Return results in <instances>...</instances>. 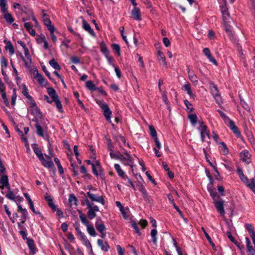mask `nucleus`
I'll return each instance as SVG.
<instances>
[{
  "label": "nucleus",
  "mask_w": 255,
  "mask_h": 255,
  "mask_svg": "<svg viewBox=\"0 0 255 255\" xmlns=\"http://www.w3.org/2000/svg\"><path fill=\"white\" fill-rule=\"evenodd\" d=\"M218 112L220 113V116L223 119L226 124L230 127L231 129L238 137H240L241 136V133L239 131L238 128L235 125L234 122L230 120L222 111L218 110Z\"/></svg>",
  "instance_id": "f257e3e1"
},
{
  "label": "nucleus",
  "mask_w": 255,
  "mask_h": 255,
  "mask_svg": "<svg viewBox=\"0 0 255 255\" xmlns=\"http://www.w3.org/2000/svg\"><path fill=\"white\" fill-rule=\"evenodd\" d=\"M198 129L200 131L201 138L202 142L208 141L210 139V134L207 130V127L204 125L203 122L201 123Z\"/></svg>",
  "instance_id": "f03ea898"
},
{
  "label": "nucleus",
  "mask_w": 255,
  "mask_h": 255,
  "mask_svg": "<svg viewBox=\"0 0 255 255\" xmlns=\"http://www.w3.org/2000/svg\"><path fill=\"white\" fill-rule=\"evenodd\" d=\"M99 106L102 109L104 112V115L106 119V120L110 123L111 121V115L112 114V112L109 108L108 105L103 101H100L98 103Z\"/></svg>",
  "instance_id": "7ed1b4c3"
},
{
  "label": "nucleus",
  "mask_w": 255,
  "mask_h": 255,
  "mask_svg": "<svg viewBox=\"0 0 255 255\" xmlns=\"http://www.w3.org/2000/svg\"><path fill=\"white\" fill-rule=\"evenodd\" d=\"M213 199V203L217 210V211L221 214H225V210L224 208V201L220 199V198H215Z\"/></svg>",
  "instance_id": "20e7f679"
},
{
  "label": "nucleus",
  "mask_w": 255,
  "mask_h": 255,
  "mask_svg": "<svg viewBox=\"0 0 255 255\" xmlns=\"http://www.w3.org/2000/svg\"><path fill=\"white\" fill-rule=\"evenodd\" d=\"M87 195L92 201L100 203L103 205L105 204V200L102 196L97 195L90 191L87 193Z\"/></svg>",
  "instance_id": "39448f33"
},
{
  "label": "nucleus",
  "mask_w": 255,
  "mask_h": 255,
  "mask_svg": "<svg viewBox=\"0 0 255 255\" xmlns=\"http://www.w3.org/2000/svg\"><path fill=\"white\" fill-rule=\"evenodd\" d=\"M125 154L126 156H124L123 155V158H121L120 160L122 161L123 163L125 165H129L131 167H132L133 159L128 152L125 151Z\"/></svg>",
  "instance_id": "423d86ee"
},
{
  "label": "nucleus",
  "mask_w": 255,
  "mask_h": 255,
  "mask_svg": "<svg viewBox=\"0 0 255 255\" xmlns=\"http://www.w3.org/2000/svg\"><path fill=\"white\" fill-rule=\"evenodd\" d=\"M234 22L232 19H229L228 20L224 21V25L225 27V30L228 33V35L230 37H233L234 34L232 31V28L231 24L233 23Z\"/></svg>",
  "instance_id": "0eeeda50"
},
{
  "label": "nucleus",
  "mask_w": 255,
  "mask_h": 255,
  "mask_svg": "<svg viewBox=\"0 0 255 255\" xmlns=\"http://www.w3.org/2000/svg\"><path fill=\"white\" fill-rule=\"evenodd\" d=\"M88 209L87 216L91 220L93 219L96 216V212L99 211V207L96 205L88 208Z\"/></svg>",
  "instance_id": "6e6552de"
},
{
  "label": "nucleus",
  "mask_w": 255,
  "mask_h": 255,
  "mask_svg": "<svg viewBox=\"0 0 255 255\" xmlns=\"http://www.w3.org/2000/svg\"><path fill=\"white\" fill-rule=\"evenodd\" d=\"M240 157L244 162H245L248 164L251 162L250 158L251 157V154L247 150H243L240 153Z\"/></svg>",
  "instance_id": "1a4fd4ad"
},
{
  "label": "nucleus",
  "mask_w": 255,
  "mask_h": 255,
  "mask_svg": "<svg viewBox=\"0 0 255 255\" xmlns=\"http://www.w3.org/2000/svg\"><path fill=\"white\" fill-rule=\"evenodd\" d=\"M32 110L31 114L34 115L36 118H40L42 115L38 107L36 106V104L34 101H32L31 103Z\"/></svg>",
  "instance_id": "9d476101"
},
{
  "label": "nucleus",
  "mask_w": 255,
  "mask_h": 255,
  "mask_svg": "<svg viewBox=\"0 0 255 255\" xmlns=\"http://www.w3.org/2000/svg\"><path fill=\"white\" fill-rule=\"evenodd\" d=\"M182 90L186 91L187 94L192 98H194L195 95L193 93L190 84L188 82H186L182 86Z\"/></svg>",
  "instance_id": "9b49d317"
},
{
  "label": "nucleus",
  "mask_w": 255,
  "mask_h": 255,
  "mask_svg": "<svg viewBox=\"0 0 255 255\" xmlns=\"http://www.w3.org/2000/svg\"><path fill=\"white\" fill-rule=\"evenodd\" d=\"M95 226L97 230L100 232H104L106 230V227L100 218L97 219V220L95 223Z\"/></svg>",
  "instance_id": "f8f14e48"
},
{
  "label": "nucleus",
  "mask_w": 255,
  "mask_h": 255,
  "mask_svg": "<svg viewBox=\"0 0 255 255\" xmlns=\"http://www.w3.org/2000/svg\"><path fill=\"white\" fill-rule=\"evenodd\" d=\"M188 77L190 80L194 83L195 85L198 84V78L196 75L194 74V72L190 69L189 67L188 68Z\"/></svg>",
  "instance_id": "ddd939ff"
},
{
  "label": "nucleus",
  "mask_w": 255,
  "mask_h": 255,
  "mask_svg": "<svg viewBox=\"0 0 255 255\" xmlns=\"http://www.w3.org/2000/svg\"><path fill=\"white\" fill-rule=\"evenodd\" d=\"M43 16H42V20L44 23V24L47 26L48 29L49 30V28L50 27H54L51 24V21L48 17V15L44 13V11L42 10Z\"/></svg>",
  "instance_id": "4468645a"
},
{
  "label": "nucleus",
  "mask_w": 255,
  "mask_h": 255,
  "mask_svg": "<svg viewBox=\"0 0 255 255\" xmlns=\"http://www.w3.org/2000/svg\"><path fill=\"white\" fill-rule=\"evenodd\" d=\"M83 27L87 31H88L90 35L93 36H95V33L93 29L91 28L90 24L84 19L82 20Z\"/></svg>",
  "instance_id": "2eb2a0df"
},
{
  "label": "nucleus",
  "mask_w": 255,
  "mask_h": 255,
  "mask_svg": "<svg viewBox=\"0 0 255 255\" xmlns=\"http://www.w3.org/2000/svg\"><path fill=\"white\" fill-rule=\"evenodd\" d=\"M131 16L132 17L137 20H141V15L139 9L136 7H134L131 10Z\"/></svg>",
  "instance_id": "dca6fc26"
},
{
  "label": "nucleus",
  "mask_w": 255,
  "mask_h": 255,
  "mask_svg": "<svg viewBox=\"0 0 255 255\" xmlns=\"http://www.w3.org/2000/svg\"><path fill=\"white\" fill-rule=\"evenodd\" d=\"M247 251L249 255H255V249L251 245V242L248 238H246Z\"/></svg>",
  "instance_id": "f3484780"
},
{
  "label": "nucleus",
  "mask_w": 255,
  "mask_h": 255,
  "mask_svg": "<svg viewBox=\"0 0 255 255\" xmlns=\"http://www.w3.org/2000/svg\"><path fill=\"white\" fill-rule=\"evenodd\" d=\"M97 243L101 250L104 252H107L109 250L110 247L107 242H104L103 240L99 239L97 241Z\"/></svg>",
  "instance_id": "a211bd4d"
},
{
  "label": "nucleus",
  "mask_w": 255,
  "mask_h": 255,
  "mask_svg": "<svg viewBox=\"0 0 255 255\" xmlns=\"http://www.w3.org/2000/svg\"><path fill=\"white\" fill-rule=\"evenodd\" d=\"M212 184V181H210V183L207 185V189L210 194V195L212 196L213 199L217 197L219 198V196L216 192L214 191Z\"/></svg>",
  "instance_id": "6ab92c4d"
},
{
  "label": "nucleus",
  "mask_w": 255,
  "mask_h": 255,
  "mask_svg": "<svg viewBox=\"0 0 255 255\" xmlns=\"http://www.w3.org/2000/svg\"><path fill=\"white\" fill-rule=\"evenodd\" d=\"M41 162L42 164L46 168H52L53 167L54 164L52 160H48L45 159L44 156L39 159Z\"/></svg>",
  "instance_id": "aec40b11"
},
{
  "label": "nucleus",
  "mask_w": 255,
  "mask_h": 255,
  "mask_svg": "<svg viewBox=\"0 0 255 255\" xmlns=\"http://www.w3.org/2000/svg\"><path fill=\"white\" fill-rule=\"evenodd\" d=\"M4 42L5 43V49L9 51L10 55H13L14 53V49L11 42L10 41L4 40Z\"/></svg>",
  "instance_id": "412c9836"
},
{
  "label": "nucleus",
  "mask_w": 255,
  "mask_h": 255,
  "mask_svg": "<svg viewBox=\"0 0 255 255\" xmlns=\"http://www.w3.org/2000/svg\"><path fill=\"white\" fill-rule=\"evenodd\" d=\"M221 11L223 15V21L232 19L229 16V14L228 11V9L225 6L222 5L221 6Z\"/></svg>",
  "instance_id": "4be33fe9"
},
{
  "label": "nucleus",
  "mask_w": 255,
  "mask_h": 255,
  "mask_svg": "<svg viewBox=\"0 0 255 255\" xmlns=\"http://www.w3.org/2000/svg\"><path fill=\"white\" fill-rule=\"evenodd\" d=\"M5 196L8 199L13 200L16 202L17 201H21L23 200V198L22 197H15L13 193L11 191H9V192H8Z\"/></svg>",
  "instance_id": "5701e85b"
},
{
  "label": "nucleus",
  "mask_w": 255,
  "mask_h": 255,
  "mask_svg": "<svg viewBox=\"0 0 255 255\" xmlns=\"http://www.w3.org/2000/svg\"><path fill=\"white\" fill-rule=\"evenodd\" d=\"M158 59L160 65L166 67L167 63L165 60V57L164 56L163 53L160 50L158 51Z\"/></svg>",
  "instance_id": "b1692460"
},
{
  "label": "nucleus",
  "mask_w": 255,
  "mask_h": 255,
  "mask_svg": "<svg viewBox=\"0 0 255 255\" xmlns=\"http://www.w3.org/2000/svg\"><path fill=\"white\" fill-rule=\"evenodd\" d=\"M45 199L47 202L48 206L53 211H55L56 210V206L54 205L53 202L52 198L50 196L47 195L45 196Z\"/></svg>",
  "instance_id": "393cba45"
},
{
  "label": "nucleus",
  "mask_w": 255,
  "mask_h": 255,
  "mask_svg": "<svg viewBox=\"0 0 255 255\" xmlns=\"http://www.w3.org/2000/svg\"><path fill=\"white\" fill-rule=\"evenodd\" d=\"M34 74L35 75L34 76V78H37V81L39 84L42 86H46V82H45L44 78L41 74H39L37 71H36V73L35 74L34 73Z\"/></svg>",
  "instance_id": "a878e982"
},
{
  "label": "nucleus",
  "mask_w": 255,
  "mask_h": 255,
  "mask_svg": "<svg viewBox=\"0 0 255 255\" xmlns=\"http://www.w3.org/2000/svg\"><path fill=\"white\" fill-rule=\"evenodd\" d=\"M26 243L32 254H35L36 252V248H35L34 242L33 240L28 239H27Z\"/></svg>",
  "instance_id": "bb28decb"
},
{
  "label": "nucleus",
  "mask_w": 255,
  "mask_h": 255,
  "mask_svg": "<svg viewBox=\"0 0 255 255\" xmlns=\"http://www.w3.org/2000/svg\"><path fill=\"white\" fill-rule=\"evenodd\" d=\"M47 91L50 97L52 99L53 101L58 99V97L56 93V91L53 88H47Z\"/></svg>",
  "instance_id": "cd10ccee"
},
{
  "label": "nucleus",
  "mask_w": 255,
  "mask_h": 255,
  "mask_svg": "<svg viewBox=\"0 0 255 255\" xmlns=\"http://www.w3.org/2000/svg\"><path fill=\"white\" fill-rule=\"evenodd\" d=\"M3 13V16L6 21V22L8 23H11L14 21V18L12 17L11 14L7 12V10L5 11V12H2Z\"/></svg>",
  "instance_id": "c85d7f7f"
},
{
  "label": "nucleus",
  "mask_w": 255,
  "mask_h": 255,
  "mask_svg": "<svg viewBox=\"0 0 255 255\" xmlns=\"http://www.w3.org/2000/svg\"><path fill=\"white\" fill-rule=\"evenodd\" d=\"M110 156L112 158H115L116 159L120 160L121 158H123V154L121 153L120 152H117L116 153H114L113 149H110Z\"/></svg>",
  "instance_id": "c756f323"
},
{
  "label": "nucleus",
  "mask_w": 255,
  "mask_h": 255,
  "mask_svg": "<svg viewBox=\"0 0 255 255\" xmlns=\"http://www.w3.org/2000/svg\"><path fill=\"white\" fill-rule=\"evenodd\" d=\"M114 167L116 169V170L117 171L118 175L122 177V178H124L125 177V172L121 169V166L119 164H115L114 165Z\"/></svg>",
  "instance_id": "7c9ffc66"
},
{
  "label": "nucleus",
  "mask_w": 255,
  "mask_h": 255,
  "mask_svg": "<svg viewBox=\"0 0 255 255\" xmlns=\"http://www.w3.org/2000/svg\"><path fill=\"white\" fill-rule=\"evenodd\" d=\"M219 145L220 147L222 148L223 154L225 155L228 154L229 150L225 143L224 142H219Z\"/></svg>",
  "instance_id": "2f4dec72"
},
{
  "label": "nucleus",
  "mask_w": 255,
  "mask_h": 255,
  "mask_svg": "<svg viewBox=\"0 0 255 255\" xmlns=\"http://www.w3.org/2000/svg\"><path fill=\"white\" fill-rule=\"evenodd\" d=\"M87 227V232L91 236L95 237L96 236V233L94 226L92 225H88Z\"/></svg>",
  "instance_id": "473e14b6"
},
{
  "label": "nucleus",
  "mask_w": 255,
  "mask_h": 255,
  "mask_svg": "<svg viewBox=\"0 0 255 255\" xmlns=\"http://www.w3.org/2000/svg\"><path fill=\"white\" fill-rule=\"evenodd\" d=\"M22 93L24 96H25L27 99L32 100V97L30 95L28 94V91L25 85L22 84Z\"/></svg>",
  "instance_id": "72a5a7b5"
},
{
  "label": "nucleus",
  "mask_w": 255,
  "mask_h": 255,
  "mask_svg": "<svg viewBox=\"0 0 255 255\" xmlns=\"http://www.w3.org/2000/svg\"><path fill=\"white\" fill-rule=\"evenodd\" d=\"M0 185L7 187L8 186V177L6 175H3L0 179Z\"/></svg>",
  "instance_id": "f704fd0d"
},
{
  "label": "nucleus",
  "mask_w": 255,
  "mask_h": 255,
  "mask_svg": "<svg viewBox=\"0 0 255 255\" xmlns=\"http://www.w3.org/2000/svg\"><path fill=\"white\" fill-rule=\"evenodd\" d=\"M246 184L255 193V179L254 178L251 179L250 182L248 181V183Z\"/></svg>",
  "instance_id": "c9c22d12"
},
{
  "label": "nucleus",
  "mask_w": 255,
  "mask_h": 255,
  "mask_svg": "<svg viewBox=\"0 0 255 255\" xmlns=\"http://www.w3.org/2000/svg\"><path fill=\"white\" fill-rule=\"evenodd\" d=\"M86 87L91 91H95L97 90L96 86L94 84L92 81H88L86 83Z\"/></svg>",
  "instance_id": "e433bc0d"
},
{
  "label": "nucleus",
  "mask_w": 255,
  "mask_h": 255,
  "mask_svg": "<svg viewBox=\"0 0 255 255\" xmlns=\"http://www.w3.org/2000/svg\"><path fill=\"white\" fill-rule=\"evenodd\" d=\"M49 63L50 65L56 70H60V66L54 59L49 61Z\"/></svg>",
  "instance_id": "4c0bfd02"
},
{
  "label": "nucleus",
  "mask_w": 255,
  "mask_h": 255,
  "mask_svg": "<svg viewBox=\"0 0 255 255\" xmlns=\"http://www.w3.org/2000/svg\"><path fill=\"white\" fill-rule=\"evenodd\" d=\"M6 5V0H0V7L2 12H5L7 10Z\"/></svg>",
  "instance_id": "58836bf2"
},
{
  "label": "nucleus",
  "mask_w": 255,
  "mask_h": 255,
  "mask_svg": "<svg viewBox=\"0 0 255 255\" xmlns=\"http://www.w3.org/2000/svg\"><path fill=\"white\" fill-rule=\"evenodd\" d=\"M33 151H34V153H35V154L37 155V156L39 159H40L42 157H43V155L42 153L41 150L38 147H36V146H35L33 147Z\"/></svg>",
  "instance_id": "ea45409f"
},
{
  "label": "nucleus",
  "mask_w": 255,
  "mask_h": 255,
  "mask_svg": "<svg viewBox=\"0 0 255 255\" xmlns=\"http://www.w3.org/2000/svg\"><path fill=\"white\" fill-rule=\"evenodd\" d=\"M157 234V231L155 229H153L151 230L150 235L152 238V241L154 244H156L157 243V238L156 235Z\"/></svg>",
  "instance_id": "a19ab883"
},
{
  "label": "nucleus",
  "mask_w": 255,
  "mask_h": 255,
  "mask_svg": "<svg viewBox=\"0 0 255 255\" xmlns=\"http://www.w3.org/2000/svg\"><path fill=\"white\" fill-rule=\"evenodd\" d=\"M68 200L71 205H77V199L74 194H70L69 195Z\"/></svg>",
  "instance_id": "79ce46f5"
},
{
  "label": "nucleus",
  "mask_w": 255,
  "mask_h": 255,
  "mask_svg": "<svg viewBox=\"0 0 255 255\" xmlns=\"http://www.w3.org/2000/svg\"><path fill=\"white\" fill-rule=\"evenodd\" d=\"M188 118L192 125H195L197 123V117L196 114H190Z\"/></svg>",
  "instance_id": "37998d69"
},
{
  "label": "nucleus",
  "mask_w": 255,
  "mask_h": 255,
  "mask_svg": "<svg viewBox=\"0 0 255 255\" xmlns=\"http://www.w3.org/2000/svg\"><path fill=\"white\" fill-rule=\"evenodd\" d=\"M101 50L102 52L105 55V57H107L108 55H109V50L104 43L101 44Z\"/></svg>",
  "instance_id": "c03bdc74"
},
{
  "label": "nucleus",
  "mask_w": 255,
  "mask_h": 255,
  "mask_svg": "<svg viewBox=\"0 0 255 255\" xmlns=\"http://www.w3.org/2000/svg\"><path fill=\"white\" fill-rule=\"evenodd\" d=\"M35 128H36V132L37 134L41 137H44V135L41 127L38 124H36L35 125Z\"/></svg>",
  "instance_id": "a18cd8bd"
},
{
  "label": "nucleus",
  "mask_w": 255,
  "mask_h": 255,
  "mask_svg": "<svg viewBox=\"0 0 255 255\" xmlns=\"http://www.w3.org/2000/svg\"><path fill=\"white\" fill-rule=\"evenodd\" d=\"M49 31L50 32V36L51 37V39L53 42H56L57 41V38L56 36L54 34V32L55 31V27H50L49 28Z\"/></svg>",
  "instance_id": "49530a36"
},
{
  "label": "nucleus",
  "mask_w": 255,
  "mask_h": 255,
  "mask_svg": "<svg viewBox=\"0 0 255 255\" xmlns=\"http://www.w3.org/2000/svg\"><path fill=\"white\" fill-rule=\"evenodd\" d=\"M29 205L30 209L32 211V212L34 214L38 215L39 216V217L41 218V219L43 218V216L42 215V214H41V213L39 211H35L33 202L29 204Z\"/></svg>",
  "instance_id": "de8ad7c7"
},
{
  "label": "nucleus",
  "mask_w": 255,
  "mask_h": 255,
  "mask_svg": "<svg viewBox=\"0 0 255 255\" xmlns=\"http://www.w3.org/2000/svg\"><path fill=\"white\" fill-rule=\"evenodd\" d=\"M79 218L81 220V222L86 226L89 225V221L87 219L85 215H80Z\"/></svg>",
  "instance_id": "09e8293b"
},
{
  "label": "nucleus",
  "mask_w": 255,
  "mask_h": 255,
  "mask_svg": "<svg viewBox=\"0 0 255 255\" xmlns=\"http://www.w3.org/2000/svg\"><path fill=\"white\" fill-rule=\"evenodd\" d=\"M46 40V38L45 36L41 34L38 36V37L36 38V41L38 44H41L45 42Z\"/></svg>",
  "instance_id": "8fccbe9b"
},
{
  "label": "nucleus",
  "mask_w": 255,
  "mask_h": 255,
  "mask_svg": "<svg viewBox=\"0 0 255 255\" xmlns=\"http://www.w3.org/2000/svg\"><path fill=\"white\" fill-rule=\"evenodd\" d=\"M240 104L242 105V107L247 111H249L250 110V108L248 104L242 99H240Z\"/></svg>",
  "instance_id": "3c124183"
},
{
  "label": "nucleus",
  "mask_w": 255,
  "mask_h": 255,
  "mask_svg": "<svg viewBox=\"0 0 255 255\" xmlns=\"http://www.w3.org/2000/svg\"><path fill=\"white\" fill-rule=\"evenodd\" d=\"M202 230L203 231L205 236H206L207 239L208 240L210 244L213 247H214L215 245L213 243L212 239L209 236V235L208 234V233L206 232V231H205V229L203 227L202 228Z\"/></svg>",
  "instance_id": "603ef678"
},
{
  "label": "nucleus",
  "mask_w": 255,
  "mask_h": 255,
  "mask_svg": "<svg viewBox=\"0 0 255 255\" xmlns=\"http://www.w3.org/2000/svg\"><path fill=\"white\" fill-rule=\"evenodd\" d=\"M17 95L16 93V90L15 89H13L12 90V95L11 97V104L12 105H14L15 104V101L16 99Z\"/></svg>",
  "instance_id": "864d4df0"
},
{
  "label": "nucleus",
  "mask_w": 255,
  "mask_h": 255,
  "mask_svg": "<svg viewBox=\"0 0 255 255\" xmlns=\"http://www.w3.org/2000/svg\"><path fill=\"white\" fill-rule=\"evenodd\" d=\"M150 134L151 136L155 138L157 137L156 131L153 127L149 126Z\"/></svg>",
  "instance_id": "5fc2aeb1"
},
{
  "label": "nucleus",
  "mask_w": 255,
  "mask_h": 255,
  "mask_svg": "<svg viewBox=\"0 0 255 255\" xmlns=\"http://www.w3.org/2000/svg\"><path fill=\"white\" fill-rule=\"evenodd\" d=\"M112 48L118 55H120V47L119 44H113L112 45Z\"/></svg>",
  "instance_id": "6e6d98bb"
},
{
  "label": "nucleus",
  "mask_w": 255,
  "mask_h": 255,
  "mask_svg": "<svg viewBox=\"0 0 255 255\" xmlns=\"http://www.w3.org/2000/svg\"><path fill=\"white\" fill-rule=\"evenodd\" d=\"M0 64L2 68H6L7 66V62L6 59L4 57H2L0 59Z\"/></svg>",
  "instance_id": "4d7b16f0"
},
{
  "label": "nucleus",
  "mask_w": 255,
  "mask_h": 255,
  "mask_svg": "<svg viewBox=\"0 0 255 255\" xmlns=\"http://www.w3.org/2000/svg\"><path fill=\"white\" fill-rule=\"evenodd\" d=\"M83 242L84 245L88 249L91 248V244L89 241L87 239V237L81 240Z\"/></svg>",
  "instance_id": "13d9d810"
},
{
  "label": "nucleus",
  "mask_w": 255,
  "mask_h": 255,
  "mask_svg": "<svg viewBox=\"0 0 255 255\" xmlns=\"http://www.w3.org/2000/svg\"><path fill=\"white\" fill-rule=\"evenodd\" d=\"M53 102H55L56 107L59 110V111L60 112L62 110V106L60 100H59V99H57L53 101Z\"/></svg>",
  "instance_id": "bf43d9fd"
},
{
  "label": "nucleus",
  "mask_w": 255,
  "mask_h": 255,
  "mask_svg": "<svg viewBox=\"0 0 255 255\" xmlns=\"http://www.w3.org/2000/svg\"><path fill=\"white\" fill-rule=\"evenodd\" d=\"M227 235L228 238L230 240L231 242L234 243L235 244H237L238 243L234 239L233 237L232 236L231 232L230 231H228L227 232Z\"/></svg>",
  "instance_id": "052dcab7"
},
{
  "label": "nucleus",
  "mask_w": 255,
  "mask_h": 255,
  "mask_svg": "<svg viewBox=\"0 0 255 255\" xmlns=\"http://www.w3.org/2000/svg\"><path fill=\"white\" fill-rule=\"evenodd\" d=\"M75 229L78 233V235L80 237L81 239L82 240L84 238H86V236L80 230L78 227H76Z\"/></svg>",
  "instance_id": "680f3d73"
},
{
  "label": "nucleus",
  "mask_w": 255,
  "mask_h": 255,
  "mask_svg": "<svg viewBox=\"0 0 255 255\" xmlns=\"http://www.w3.org/2000/svg\"><path fill=\"white\" fill-rule=\"evenodd\" d=\"M162 98L163 102L168 105L169 104V102L168 101L167 97L166 95V92H162Z\"/></svg>",
  "instance_id": "e2e57ef3"
},
{
  "label": "nucleus",
  "mask_w": 255,
  "mask_h": 255,
  "mask_svg": "<svg viewBox=\"0 0 255 255\" xmlns=\"http://www.w3.org/2000/svg\"><path fill=\"white\" fill-rule=\"evenodd\" d=\"M71 61L74 64H78L80 62L79 58L77 56H72L70 58Z\"/></svg>",
  "instance_id": "0e129e2a"
},
{
  "label": "nucleus",
  "mask_w": 255,
  "mask_h": 255,
  "mask_svg": "<svg viewBox=\"0 0 255 255\" xmlns=\"http://www.w3.org/2000/svg\"><path fill=\"white\" fill-rule=\"evenodd\" d=\"M214 97V98H215L216 102L218 104H220L221 103H222V98H221V96L219 94H218V93H216V94H215Z\"/></svg>",
  "instance_id": "69168bd1"
},
{
  "label": "nucleus",
  "mask_w": 255,
  "mask_h": 255,
  "mask_svg": "<svg viewBox=\"0 0 255 255\" xmlns=\"http://www.w3.org/2000/svg\"><path fill=\"white\" fill-rule=\"evenodd\" d=\"M246 228L248 231V232L250 233L251 235H253V233H255L253 230L252 226L250 224H246Z\"/></svg>",
  "instance_id": "338daca9"
},
{
  "label": "nucleus",
  "mask_w": 255,
  "mask_h": 255,
  "mask_svg": "<svg viewBox=\"0 0 255 255\" xmlns=\"http://www.w3.org/2000/svg\"><path fill=\"white\" fill-rule=\"evenodd\" d=\"M209 61L215 65H217L218 63L216 59L211 55V54L207 56Z\"/></svg>",
  "instance_id": "774afa93"
}]
</instances>
